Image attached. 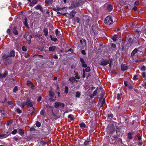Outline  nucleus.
<instances>
[{
	"label": "nucleus",
	"mask_w": 146,
	"mask_h": 146,
	"mask_svg": "<svg viewBox=\"0 0 146 146\" xmlns=\"http://www.w3.org/2000/svg\"><path fill=\"white\" fill-rule=\"evenodd\" d=\"M80 19L78 17H76L75 18V21L79 23V22Z\"/></svg>",
	"instance_id": "obj_38"
},
{
	"label": "nucleus",
	"mask_w": 146,
	"mask_h": 146,
	"mask_svg": "<svg viewBox=\"0 0 146 146\" xmlns=\"http://www.w3.org/2000/svg\"><path fill=\"white\" fill-rule=\"evenodd\" d=\"M137 75H135L134 76V77L133 78V79L135 80H136L137 79Z\"/></svg>",
	"instance_id": "obj_59"
},
{
	"label": "nucleus",
	"mask_w": 146,
	"mask_h": 146,
	"mask_svg": "<svg viewBox=\"0 0 146 146\" xmlns=\"http://www.w3.org/2000/svg\"><path fill=\"white\" fill-rule=\"evenodd\" d=\"M121 70L123 71H124L127 69V66L125 64H122L121 65Z\"/></svg>",
	"instance_id": "obj_14"
},
{
	"label": "nucleus",
	"mask_w": 146,
	"mask_h": 146,
	"mask_svg": "<svg viewBox=\"0 0 146 146\" xmlns=\"http://www.w3.org/2000/svg\"><path fill=\"white\" fill-rule=\"evenodd\" d=\"M57 48L55 46H52L51 47H50L49 48V51L52 52H55Z\"/></svg>",
	"instance_id": "obj_13"
},
{
	"label": "nucleus",
	"mask_w": 146,
	"mask_h": 146,
	"mask_svg": "<svg viewBox=\"0 0 146 146\" xmlns=\"http://www.w3.org/2000/svg\"><path fill=\"white\" fill-rule=\"evenodd\" d=\"M146 70V68L145 66H143L141 68V70L142 71H145Z\"/></svg>",
	"instance_id": "obj_48"
},
{
	"label": "nucleus",
	"mask_w": 146,
	"mask_h": 146,
	"mask_svg": "<svg viewBox=\"0 0 146 146\" xmlns=\"http://www.w3.org/2000/svg\"><path fill=\"white\" fill-rule=\"evenodd\" d=\"M22 50L24 51H26L27 50V48L25 46H23L22 48Z\"/></svg>",
	"instance_id": "obj_47"
},
{
	"label": "nucleus",
	"mask_w": 146,
	"mask_h": 146,
	"mask_svg": "<svg viewBox=\"0 0 146 146\" xmlns=\"http://www.w3.org/2000/svg\"><path fill=\"white\" fill-rule=\"evenodd\" d=\"M8 104L9 105H12L13 104V103L12 101H9L8 102Z\"/></svg>",
	"instance_id": "obj_63"
},
{
	"label": "nucleus",
	"mask_w": 146,
	"mask_h": 146,
	"mask_svg": "<svg viewBox=\"0 0 146 146\" xmlns=\"http://www.w3.org/2000/svg\"><path fill=\"white\" fill-rule=\"evenodd\" d=\"M137 52H140V51L139 50L138 51L137 48H135L132 52L131 54V56H133L135 55V54Z\"/></svg>",
	"instance_id": "obj_18"
},
{
	"label": "nucleus",
	"mask_w": 146,
	"mask_h": 146,
	"mask_svg": "<svg viewBox=\"0 0 146 146\" xmlns=\"http://www.w3.org/2000/svg\"><path fill=\"white\" fill-rule=\"evenodd\" d=\"M52 2V0H46V3L48 5L51 4Z\"/></svg>",
	"instance_id": "obj_25"
},
{
	"label": "nucleus",
	"mask_w": 146,
	"mask_h": 146,
	"mask_svg": "<svg viewBox=\"0 0 146 146\" xmlns=\"http://www.w3.org/2000/svg\"><path fill=\"white\" fill-rule=\"evenodd\" d=\"M35 8L38 10L39 9L41 12H43V11L42 7L40 5H38L35 7Z\"/></svg>",
	"instance_id": "obj_16"
},
{
	"label": "nucleus",
	"mask_w": 146,
	"mask_h": 146,
	"mask_svg": "<svg viewBox=\"0 0 146 146\" xmlns=\"http://www.w3.org/2000/svg\"><path fill=\"white\" fill-rule=\"evenodd\" d=\"M104 22L106 24L110 25L113 23V21L110 16H108L106 17Z\"/></svg>",
	"instance_id": "obj_2"
},
{
	"label": "nucleus",
	"mask_w": 146,
	"mask_h": 146,
	"mask_svg": "<svg viewBox=\"0 0 146 146\" xmlns=\"http://www.w3.org/2000/svg\"><path fill=\"white\" fill-rule=\"evenodd\" d=\"M54 106L56 108L61 106L63 107L64 106V104L62 103L59 102H56L55 103Z\"/></svg>",
	"instance_id": "obj_3"
},
{
	"label": "nucleus",
	"mask_w": 146,
	"mask_h": 146,
	"mask_svg": "<svg viewBox=\"0 0 146 146\" xmlns=\"http://www.w3.org/2000/svg\"><path fill=\"white\" fill-rule=\"evenodd\" d=\"M70 82H74L75 81V79L74 77H71L69 78V80Z\"/></svg>",
	"instance_id": "obj_28"
},
{
	"label": "nucleus",
	"mask_w": 146,
	"mask_h": 146,
	"mask_svg": "<svg viewBox=\"0 0 146 146\" xmlns=\"http://www.w3.org/2000/svg\"><path fill=\"white\" fill-rule=\"evenodd\" d=\"M138 37H137V39H134V38H132L131 37H130L129 38L128 40L130 42L132 43L134 42V41L136 40L137 41H138V39H137Z\"/></svg>",
	"instance_id": "obj_17"
},
{
	"label": "nucleus",
	"mask_w": 146,
	"mask_h": 146,
	"mask_svg": "<svg viewBox=\"0 0 146 146\" xmlns=\"http://www.w3.org/2000/svg\"><path fill=\"white\" fill-rule=\"evenodd\" d=\"M6 135V134H3V135H0V138H1L2 137H6L5 136Z\"/></svg>",
	"instance_id": "obj_57"
},
{
	"label": "nucleus",
	"mask_w": 146,
	"mask_h": 146,
	"mask_svg": "<svg viewBox=\"0 0 146 146\" xmlns=\"http://www.w3.org/2000/svg\"><path fill=\"white\" fill-rule=\"evenodd\" d=\"M75 75H76L75 77H74V78L75 79V80H76V79H80V77L79 76H78V73H76L75 74Z\"/></svg>",
	"instance_id": "obj_36"
},
{
	"label": "nucleus",
	"mask_w": 146,
	"mask_h": 146,
	"mask_svg": "<svg viewBox=\"0 0 146 146\" xmlns=\"http://www.w3.org/2000/svg\"><path fill=\"white\" fill-rule=\"evenodd\" d=\"M36 126L39 127L41 125V124H40V122H39L38 121H37V122L36 123Z\"/></svg>",
	"instance_id": "obj_39"
},
{
	"label": "nucleus",
	"mask_w": 146,
	"mask_h": 146,
	"mask_svg": "<svg viewBox=\"0 0 146 146\" xmlns=\"http://www.w3.org/2000/svg\"><path fill=\"white\" fill-rule=\"evenodd\" d=\"M141 75L143 78H145V73L144 72H143L141 73Z\"/></svg>",
	"instance_id": "obj_56"
},
{
	"label": "nucleus",
	"mask_w": 146,
	"mask_h": 146,
	"mask_svg": "<svg viewBox=\"0 0 146 146\" xmlns=\"http://www.w3.org/2000/svg\"><path fill=\"white\" fill-rule=\"evenodd\" d=\"M119 132L116 131V133H117L116 135H115L112 136V137L114 139H116L119 138L120 137V134H119Z\"/></svg>",
	"instance_id": "obj_22"
},
{
	"label": "nucleus",
	"mask_w": 146,
	"mask_h": 146,
	"mask_svg": "<svg viewBox=\"0 0 146 146\" xmlns=\"http://www.w3.org/2000/svg\"><path fill=\"white\" fill-rule=\"evenodd\" d=\"M13 139L15 140V141H18L19 140L18 138L16 136L14 137L13 138Z\"/></svg>",
	"instance_id": "obj_46"
},
{
	"label": "nucleus",
	"mask_w": 146,
	"mask_h": 146,
	"mask_svg": "<svg viewBox=\"0 0 146 146\" xmlns=\"http://www.w3.org/2000/svg\"><path fill=\"white\" fill-rule=\"evenodd\" d=\"M118 37V36L117 35H115L112 37V38L113 40L114 41H116L117 40V38Z\"/></svg>",
	"instance_id": "obj_29"
},
{
	"label": "nucleus",
	"mask_w": 146,
	"mask_h": 146,
	"mask_svg": "<svg viewBox=\"0 0 146 146\" xmlns=\"http://www.w3.org/2000/svg\"><path fill=\"white\" fill-rule=\"evenodd\" d=\"M107 8L109 11H111L113 9V6L109 4L108 5Z\"/></svg>",
	"instance_id": "obj_21"
},
{
	"label": "nucleus",
	"mask_w": 146,
	"mask_h": 146,
	"mask_svg": "<svg viewBox=\"0 0 146 146\" xmlns=\"http://www.w3.org/2000/svg\"><path fill=\"white\" fill-rule=\"evenodd\" d=\"M139 2L138 1H135L134 3V4L136 5H139Z\"/></svg>",
	"instance_id": "obj_51"
},
{
	"label": "nucleus",
	"mask_w": 146,
	"mask_h": 146,
	"mask_svg": "<svg viewBox=\"0 0 146 146\" xmlns=\"http://www.w3.org/2000/svg\"><path fill=\"white\" fill-rule=\"evenodd\" d=\"M17 111L18 113H21L22 112L21 110L19 108H17Z\"/></svg>",
	"instance_id": "obj_45"
},
{
	"label": "nucleus",
	"mask_w": 146,
	"mask_h": 146,
	"mask_svg": "<svg viewBox=\"0 0 146 146\" xmlns=\"http://www.w3.org/2000/svg\"><path fill=\"white\" fill-rule=\"evenodd\" d=\"M104 93L103 92H101V98H104Z\"/></svg>",
	"instance_id": "obj_58"
},
{
	"label": "nucleus",
	"mask_w": 146,
	"mask_h": 146,
	"mask_svg": "<svg viewBox=\"0 0 146 146\" xmlns=\"http://www.w3.org/2000/svg\"><path fill=\"white\" fill-rule=\"evenodd\" d=\"M27 105L28 106V107H32L33 106V104L31 102L30 99L28 98L27 100Z\"/></svg>",
	"instance_id": "obj_4"
},
{
	"label": "nucleus",
	"mask_w": 146,
	"mask_h": 146,
	"mask_svg": "<svg viewBox=\"0 0 146 146\" xmlns=\"http://www.w3.org/2000/svg\"><path fill=\"white\" fill-rule=\"evenodd\" d=\"M45 111L44 110H41L40 112V114L41 115H44Z\"/></svg>",
	"instance_id": "obj_40"
},
{
	"label": "nucleus",
	"mask_w": 146,
	"mask_h": 146,
	"mask_svg": "<svg viewBox=\"0 0 146 146\" xmlns=\"http://www.w3.org/2000/svg\"><path fill=\"white\" fill-rule=\"evenodd\" d=\"M8 54H9L11 57H14L15 55V52L14 50H11Z\"/></svg>",
	"instance_id": "obj_7"
},
{
	"label": "nucleus",
	"mask_w": 146,
	"mask_h": 146,
	"mask_svg": "<svg viewBox=\"0 0 146 146\" xmlns=\"http://www.w3.org/2000/svg\"><path fill=\"white\" fill-rule=\"evenodd\" d=\"M12 32L15 35H17L18 34V32L17 30V27H15L12 29Z\"/></svg>",
	"instance_id": "obj_9"
},
{
	"label": "nucleus",
	"mask_w": 146,
	"mask_h": 146,
	"mask_svg": "<svg viewBox=\"0 0 146 146\" xmlns=\"http://www.w3.org/2000/svg\"><path fill=\"white\" fill-rule=\"evenodd\" d=\"M49 96L51 97H52L54 96V93L51 91L49 92Z\"/></svg>",
	"instance_id": "obj_31"
},
{
	"label": "nucleus",
	"mask_w": 146,
	"mask_h": 146,
	"mask_svg": "<svg viewBox=\"0 0 146 146\" xmlns=\"http://www.w3.org/2000/svg\"><path fill=\"white\" fill-rule=\"evenodd\" d=\"M68 117L69 118H70L71 120H73L74 119L73 116L71 114L69 115H68Z\"/></svg>",
	"instance_id": "obj_30"
},
{
	"label": "nucleus",
	"mask_w": 146,
	"mask_h": 146,
	"mask_svg": "<svg viewBox=\"0 0 146 146\" xmlns=\"http://www.w3.org/2000/svg\"><path fill=\"white\" fill-rule=\"evenodd\" d=\"M41 100V96H40L39 97H38V98L37 101L38 102H39Z\"/></svg>",
	"instance_id": "obj_62"
},
{
	"label": "nucleus",
	"mask_w": 146,
	"mask_h": 146,
	"mask_svg": "<svg viewBox=\"0 0 146 146\" xmlns=\"http://www.w3.org/2000/svg\"><path fill=\"white\" fill-rule=\"evenodd\" d=\"M127 2V0H120L119 4L121 6L125 5Z\"/></svg>",
	"instance_id": "obj_10"
},
{
	"label": "nucleus",
	"mask_w": 146,
	"mask_h": 146,
	"mask_svg": "<svg viewBox=\"0 0 146 146\" xmlns=\"http://www.w3.org/2000/svg\"><path fill=\"white\" fill-rule=\"evenodd\" d=\"M12 123V121H9L7 122V125H9L11 124Z\"/></svg>",
	"instance_id": "obj_43"
},
{
	"label": "nucleus",
	"mask_w": 146,
	"mask_h": 146,
	"mask_svg": "<svg viewBox=\"0 0 146 146\" xmlns=\"http://www.w3.org/2000/svg\"><path fill=\"white\" fill-rule=\"evenodd\" d=\"M2 57L5 65H7L11 63L12 60L11 58V57L8 54H4L2 56Z\"/></svg>",
	"instance_id": "obj_1"
},
{
	"label": "nucleus",
	"mask_w": 146,
	"mask_h": 146,
	"mask_svg": "<svg viewBox=\"0 0 146 146\" xmlns=\"http://www.w3.org/2000/svg\"><path fill=\"white\" fill-rule=\"evenodd\" d=\"M50 36L51 40L53 41L56 42L57 40V39L56 38H53L51 35H50Z\"/></svg>",
	"instance_id": "obj_26"
},
{
	"label": "nucleus",
	"mask_w": 146,
	"mask_h": 146,
	"mask_svg": "<svg viewBox=\"0 0 146 146\" xmlns=\"http://www.w3.org/2000/svg\"><path fill=\"white\" fill-rule=\"evenodd\" d=\"M83 74L82 75V77L83 78H84L86 77V75L85 73L84 70V69L83 70Z\"/></svg>",
	"instance_id": "obj_50"
},
{
	"label": "nucleus",
	"mask_w": 146,
	"mask_h": 146,
	"mask_svg": "<svg viewBox=\"0 0 146 146\" xmlns=\"http://www.w3.org/2000/svg\"><path fill=\"white\" fill-rule=\"evenodd\" d=\"M43 32L44 33V35L46 36L48 35V29L46 28L44 29L43 30Z\"/></svg>",
	"instance_id": "obj_23"
},
{
	"label": "nucleus",
	"mask_w": 146,
	"mask_h": 146,
	"mask_svg": "<svg viewBox=\"0 0 146 146\" xmlns=\"http://www.w3.org/2000/svg\"><path fill=\"white\" fill-rule=\"evenodd\" d=\"M83 42H82V40H80V43H81V44H86V40L84 39H83Z\"/></svg>",
	"instance_id": "obj_27"
},
{
	"label": "nucleus",
	"mask_w": 146,
	"mask_h": 146,
	"mask_svg": "<svg viewBox=\"0 0 146 146\" xmlns=\"http://www.w3.org/2000/svg\"><path fill=\"white\" fill-rule=\"evenodd\" d=\"M107 129L111 134H112L115 131V130L113 127H107Z\"/></svg>",
	"instance_id": "obj_6"
},
{
	"label": "nucleus",
	"mask_w": 146,
	"mask_h": 146,
	"mask_svg": "<svg viewBox=\"0 0 146 146\" xmlns=\"http://www.w3.org/2000/svg\"><path fill=\"white\" fill-rule=\"evenodd\" d=\"M8 74V72L7 71H5L4 73V74H3V77L4 78Z\"/></svg>",
	"instance_id": "obj_41"
},
{
	"label": "nucleus",
	"mask_w": 146,
	"mask_h": 146,
	"mask_svg": "<svg viewBox=\"0 0 146 146\" xmlns=\"http://www.w3.org/2000/svg\"><path fill=\"white\" fill-rule=\"evenodd\" d=\"M11 31V30L10 29H9L7 30V33L8 34L10 35Z\"/></svg>",
	"instance_id": "obj_52"
},
{
	"label": "nucleus",
	"mask_w": 146,
	"mask_h": 146,
	"mask_svg": "<svg viewBox=\"0 0 146 146\" xmlns=\"http://www.w3.org/2000/svg\"><path fill=\"white\" fill-rule=\"evenodd\" d=\"M109 63V61L107 60H103L100 63V65L102 66H106Z\"/></svg>",
	"instance_id": "obj_5"
},
{
	"label": "nucleus",
	"mask_w": 146,
	"mask_h": 146,
	"mask_svg": "<svg viewBox=\"0 0 146 146\" xmlns=\"http://www.w3.org/2000/svg\"><path fill=\"white\" fill-rule=\"evenodd\" d=\"M74 17V15L72 14H70L69 15V17H70V19H72Z\"/></svg>",
	"instance_id": "obj_44"
},
{
	"label": "nucleus",
	"mask_w": 146,
	"mask_h": 146,
	"mask_svg": "<svg viewBox=\"0 0 146 146\" xmlns=\"http://www.w3.org/2000/svg\"><path fill=\"white\" fill-rule=\"evenodd\" d=\"M82 66L84 68H86L87 67V64L84 63L82 64Z\"/></svg>",
	"instance_id": "obj_54"
},
{
	"label": "nucleus",
	"mask_w": 146,
	"mask_h": 146,
	"mask_svg": "<svg viewBox=\"0 0 146 146\" xmlns=\"http://www.w3.org/2000/svg\"><path fill=\"white\" fill-rule=\"evenodd\" d=\"M80 61L82 64L84 63V60L82 58H80Z\"/></svg>",
	"instance_id": "obj_60"
},
{
	"label": "nucleus",
	"mask_w": 146,
	"mask_h": 146,
	"mask_svg": "<svg viewBox=\"0 0 146 146\" xmlns=\"http://www.w3.org/2000/svg\"><path fill=\"white\" fill-rule=\"evenodd\" d=\"M102 89L101 88H100L99 89H96L94 91V92L93 93V96H95L97 92H100V91L102 92Z\"/></svg>",
	"instance_id": "obj_12"
},
{
	"label": "nucleus",
	"mask_w": 146,
	"mask_h": 146,
	"mask_svg": "<svg viewBox=\"0 0 146 146\" xmlns=\"http://www.w3.org/2000/svg\"><path fill=\"white\" fill-rule=\"evenodd\" d=\"M85 70L87 72H88L90 71V67L89 66L87 67V68L85 69Z\"/></svg>",
	"instance_id": "obj_33"
},
{
	"label": "nucleus",
	"mask_w": 146,
	"mask_h": 146,
	"mask_svg": "<svg viewBox=\"0 0 146 146\" xmlns=\"http://www.w3.org/2000/svg\"><path fill=\"white\" fill-rule=\"evenodd\" d=\"M111 47L113 48H115L116 47V45L115 44L112 43L111 45Z\"/></svg>",
	"instance_id": "obj_55"
},
{
	"label": "nucleus",
	"mask_w": 146,
	"mask_h": 146,
	"mask_svg": "<svg viewBox=\"0 0 146 146\" xmlns=\"http://www.w3.org/2000/svg\"><path fill=\"white\" fill-rule=\"evenodd\" d=\"M89 141H86L85 142H84V144L85 145H89Z\"/></svg>",
	"instance_id": "obj_49"
},
{
	"label": "nucleus",
	"mask_w": 146,
	"mask_h": 146,
	"mask_svg": "<svg viewBox=\"0 0 146 146\" xmlns=\"http://www.w3.org/2000/svg\"><path fill=\"white\" fill-rule=\"evenodd\" d=\"M81 95V93L79 92H77L76 93L75 96L76 98H79Z\"/></svg>",
	"instance_id": "obj_24"
},
{
	"label": "nucleus",
	"mask_w": 146,
	"mask_h": 146,
	"mask_svg": "<svg viewBox=\"0 0 146 146\" xmlns=\"http://www.w3.org/2000/svg\"><path fill=\"white\" fill-rule=\"evenodd\" d=\"M18 90V87L17 86H16L14 88L13 91L14 92H17Z\"/></svg>",
	"instance_id": "obj_37"
},
{
	"label": "nucleus",
	"mask_w": 146,
	"mask_h": 146,
	"mask_svg": "<svg viewBox=\"0 0 146 146\" xmlns=\"http://www.w3.org/2000/svg\"><path fill=\"white\" fill-rule=\"evenodd\" d=\"M120 97V94H118L117 95V98L118 99H119Z\"/></svg>",
	"instance_id": "obj_61"
},
{
	"label": "nucleus",
	"mask_w": 146,
	"mask_h": 146,
	"mask_svg": "<svg viewBox=\"0 0 146 146\" xmlns=\"http://www.w3.org/2000/svg\"><path fill=\"white\" fill-rule=\"evenodd\" d=\"M19 133L21 135H23L24 133V130L21 128H20L18 130Z\"/></svg>",
	"instance_id": "obj_20"
},
{
	"label": "nucleus",
	"mask_w": 146,
	"mask_h": 146,
	"mask_svg": "<svg viewBox=\"0 0 146 146\" xmlns=\"http://www.w3.org/2000/svg\"><path fill=\"white\" fill-rule=\"evenodd\" d=\"M80 126L82 129H84L86 128V126L85 124L83 123L82 122L81 124L79 125Z\"/></svg>",
	"instance_id": "obj_19"
},
{
	"label": "nucleus",
	"mask_w": 146,
	"mask_h": 146,
	"mask_svg": "<svg viewBox=\"0 0 146 146\" xmlns=\"http://www.w3.org/2000/svg\"><path fill=\"white\" fill-rule=\"evenodd\" d=\"M68 88L67 86H65L64 92L67 94L68 93Z\"/></svg>",
	"instance_id": "obj_32"
},
{
	"label": "nucleus",
	"mask_w": 146,
	"mask_h": 146,
	"mask_svg": "<svg viewBox=\"0 0 146 146\" xmlns=\"http://www.w3.org/2000/svg\"><path fill=\"white\" fill-rule=\"evenodd\" d=\"M128 138L129 139H130L132 138V135L131 134V133H128Z\"/></svg>",
	"instance_id": "obj_42"
},
{
	"label": "nucleus",
	"mask_w": 146,
	"mask_h": 146,
	"mask_svg": "<svg viewBox=\"0 0 146 146\" xmlns=\"http://www.w3.org/2000/svg\"><path fill=\"white\" fill-rule=\"evenodd\" d=\"M27 37H28L30 39V40H31V39L32 38V36L31 35H28L27 36Z\"/></svg>",
	"instance_id": "obj_64"
},
{
	"label": "nucleus",
	"mask_w": 146,
	"mask_h": 146,
	"mask_svg": "<svg viewBox=\"0 0 146 146\" xmlns=\"http://www.w3.org/2000/svg\"><path fill=\"white\" fill-rule=\"evenodd\" d=\"M27 105L26 102H24L21 104V106H22V108H24V106Z\"/></svg>",
	"instance_id": "obj_53"
},
{
	"label": "nucleus",
	"mask_w": 146,
	"mask_h": 146,
	"mask_svg": "<svg viewBox=\"0 0 146 146\" xmlns=\"http://www.w3.org/2000/svg\"><path fill=\"white\" fill-rule=\"evenodd\" d=\"M99 102L100 103L101 102V107L103 106L105 102V98H100L99 100Z\"/></svg>",
	"instance_id": "obj_11"
},
{
	"label": "nucleus",
	"mask_w": 146,
	"mask_h": 146,
	"mask_svg": "<svg viewBox=\"0 0 146 146\" xmlns=\"http://www.w3.org/2000/svg\"><path fill=\"white\" fill-rule=\"evenodd\" d=\"M17 132V129H14L11 132V134L13 135L15 134Z\"/></svg>",
	"instance_id": "obj_35"
},
{
	"label": "nucleus",
	"mask_w": 146,
	"mask_h": 146,
	"mask_svg": "<svg viewBox=\"0 0 146 146\" xmlns=\"http://www.w3.org/2000/svg\"><path fill=\"white\" fill-rule=\"evenodd\" d=\"M27 84V85H28V86H31V88L32 89L34 88L35 87L33 86V84L32 83L31 81H28Z\"/></svg>",
	"instance_id": "obj_15"
},
{
	"label": "nucleus",
	"mask_w": 146,
	"mask_h": 146,
	"mask_svg": "<svg viewBox=\"0 0 146 146\" xmlns=\"http://www.w3.org/2000/svg\"><path fill=\"white\" fill-rule=\"evenodd\" d=\"M55 32L56 35V36H58L59 34L60 33V32L58 31V30L57 29H56Z\"/></svg>",
	"instance_id": "obj_34"
},
{
	"label": "nucleus",
	"mask_w": 146,
	"mask_h": 146,
	"mask_svg": "<svg viewBox=\"0 0 146 146\" xmlns=\"http://www.w3.org/2000/svg\"><path fill=\"white\" fill-rule=\"evenodd\" d=\"M37 1L36 0H33L32 2H31L29 3V6L31 7H33L37 3Z\"/></svg>",
	"instance_id": "obj_8"
}]
</instances>
